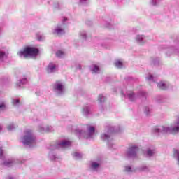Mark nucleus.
I'll return each mask as SVG.
<instances>
[{
    "label": "nucleus",
    "mask_w": 179,
    "mask_h": 179,
    "mask_svg": "<svg viewBox=\"0 0 179 179\" xmlns=\"http://www.w3.org/2000/svg\"><path fill=\"white\" fill-rule=\"evenodd\" d=\"M179 132V117L176 122L174 123L173 127H164L162 126L161 128H154L152 130V133L157 136L160 135H165V134H178Z\"/></svg>",
    "instance_id": "1"
},
{
    "label": "nucleus",
    "mask_w": 179,
    "mask_h": 179,
    "mask_svg": "<svg viewBox=\"0 0 179 179\" xmlns=\"http://www.w3.org/2000/svg\"><path fill=\"white\" fill-rule=\"evenodd\" d=\"M120 129L117 130L114 127H108V131L106 133H103L101 135V138L102 141L107 142V145L108 146L109 149H111L113 146H114V138H113V134H115V132H119Z\"/></svg>",
    "instance_id": "2"
},
{
    "label": "nucleus",
    "mask_w": 179,
    "mask_h": 179,
    "mask_svg": "<svg viewBox=\"0 0 179 179\" xmlns=\"http://www.w3.org/2000/svg\"><path fill=\"white\" fill-rule=\"evenodd\" d=\"M24 135L22 138L23 145L27 146V145H35L36 142V138L31 130H27L24 132Z\"/></svg>",
    "instance_id": "3"
},
{
    "label": "nucleus",
    "mask_w": 179,
    "mask_h": 179,
    "mask_svg": "<svg viewBox=\"0 0 179 179\" xmlns=\"http://www.w3.org/2000/svg\"><path fill=\"white\" fill-rule=\"evenodd\" d=\"M40 50L36 48L27 47L24 50L20 52L18 55L20 57H24V58H27V57H37L38 55Z\"/></svg>",
    "instance_id": "4"
},
{
    "label": "nucleus",
    "mask_w": 179,
    "mask_h": 179,
    "mask_svg": "<svg viewBox=\"0 0 179 179\" xmlns=\"http://www.w3.org/2000/svg\"><path fill=\"white\" fill-rule=\"evenodd\" d=\"M138 151L139 147L136 145H133L129 147L126 151V157H127L128 159H136V157H138Z\"/></svg>",
    "instance_id": "5"
},
{
    "label": "nucleus",
    "mask_w": 179,
    "mask_h": 179,
    "mask_svg": "<svg viewBox=\"0 0 179 179\" xmlns=\"http://www.w3.org/2000/svg\"><path fill=\"white\" fill-rule=\"evenodd\" d=\"M71 145V141H57L55 145H52L48 147L50 150H58L59 149H62L65 148V146H68Z\"/></svg>",
    "instance_id": "6"
},
{
    "label": "nucleus",
    "mask_w": 179,
    "mask_h": 179,
    "mask_svg": "<svg viewBox=\"0 0 179 179\" xmlns=\"http://www.w3.org/2000/svg\"><path fill=\"white\" fill-rule=\"evenodd\" d=\"M53 90L58 96H62L64 94V84L60 81H56L53 85Z\"/></svg>",
    "instance_id": "7"
},
{
    "label": "nucleus",
    "mask_w": 179,
    "mask_h": 179,
    "mask_svg": "<svg viewBox=\"0 0 179 179\" xmlns=\"http://www.w3.org/2000/svg\"><path fill=\"white\" fill-rule=\"evenodd\" d=\"M16 163H21V164H23L24 160L19 161L13 159H7L3 162V166H5V167H12V166H15Z\"/></svg>",
    "instance_id": "8"
},
{
    "label": "nucleus",
    "mask_w": 179,
    "mask_h": 179,
    "mask_svg": "<svg viewBox=\"0 0 179 179\" xmlns=\"http://www.w3.org/2000/svg\"><path fill=\"white\" fill-rule=\"evenodd\" d=\"M122 94L124 97H127L129 101H135L136 100V95L132 91L127 92L126 94L122 92Z\"/></svg>",
    "instance_id": "9"
},
{
    "label": "nucleus",
    "mask_w": 179,
    "mask_h": 179,
    "mask_svg": "<svg viewBox=\"0 0 179 179\" xmlns=\"http://www.w3.org/2000/svg\"><path fill=\"white\" fill-rule=\"evenodd\" d=\"M156 155V148L155 147H151L150 148H148L145 152V155L147 157H152Z\"/></svg>",
    "instance_id": "10"
},
{
    "label": "nucleus",
    "mask_w": 179,
    "mask_h": 179,
    "mask_svg": "<svg viewBox=\"0 0 179 179\" xmlns=\"http://www.w3.org/2000/svg\"><path fill=\"white\" fill-rule=\"evenodd\" d=\"M27 85V78H24L22 80H20L19 83L16 85V87L17 89H22L24 87V85Z\"/></svg>",
    "instance_id": "11"
},
{
    "label": "nucleus",
    "mask_w": 179,
    "mask_h": 179,
    "mask_svg": "<svg viewBox=\"0 0 179 179\" xmlns=\"http://www.w3.org/2000/svg\"><path fill=\"white\" fill-rule=\"evenodd\" d=\"M83 113L84 115H85V117L90 115V114H92V106H90V105L84 106L83 109Z\"/></svg>",
    "instance_id": "12"
},
{
    "label": "nucleus",
    "mask_w": 179,
    "mask_h": 179,
    "mask_svg": "<svg viewBox=\"0 0 179 179\" xmlns=\"http://www.w3.org/2000/svg\"><path fill=\"white\" fill-rule=\"evenodd\" d=\"M8 59V53L6 51H3L0 49V64L5 62Z\"/></svg>",
    "instance_id": "13"
},
{
    "label": "nucleus",
    "mask_w": 179,
    "mask_h": 179,
    "mask_svg": "<svg viewBox=\"0 0 179 179\" xmlns=\"http://www.w3.org/2000/svg\"><path fill=\"white\" fill-rule=\"evenodd\" d=\"M87 136L86 137L87 139H89V138H92L94 135V132H96V129L94 127L90 126L87 128Z\"/></svg>",
    "instance_id": "14"
},
{
    "label": "nucleus",
    "mask_w": 179,
    "mask_h": 179,
    "mask_svg": "<svg viewBox=\"0 0 179 179\" xmlns=\"http://www.w3.org/2000/svg\"><path fill=\"white\" fill-rule=\"evenodd\" d=\"M76 134L78 136V138H81V136H83V138H86V135H87V132L85 130H80L79 129H76Z\"/></svg>",
    "instance_id": "15"
},
{
    "label": "nucleus",
    "mask_w": 179,
    "mask_h": 179,
    "mask_svg": "<svg viewBox=\"0 0 179 179\" xmlns=\"http://www.w3.org/2000/svg\"><path fill=\"white\" fill-rule=\"evenodd\" d=\"M39 131L40 132H53L54 128L51 126H48L46 128L39 126Z\"/></svg>",
    "instance_id": "16"
},
{
    "label": "nucleus",
    "mask_w": 179,
    "mask_h": 179,
    "mask_svg": "<svg viewBox=\"0 0 179 179\" xmlns=\"http://www.w3.org/2000/svg\"><path fill=\"white\" fill-rule=\"evenodd\" d=\"M157 87L162 90H167L169 89V85L166 84L164 82L161 81L157 83Z\"/></svg>",
    "instance_id": "17"
},
{
    "label": "nucleus",
    "mask_w": 179,
    "mask_h": 179,
    "mask_svg": "<svg viewBox=\"0 0 179 179\" xmlns=\"http://www.w3.org/2000/svg\"><path fill=\"white\" fill-rule=\"evenodd\" d=\"M56 68H57V66H55V64H54L52 63H50L47 67V71H48V73H52V72L55 71Z\"/></svg>",
    "instance_id": "18"
},
{
    "label": "nucleus",
    "mask_w": 179,
    "mask_h": 179,
    "mask_svg": "<svg viewBox=\"0 0 179 179\" xmlns=\"http://www.w3.org/2000/svg\"><path fill=\"white\" fill-rule=\"evenodd\" d=\"M155 101L157 103H164L166 101V97L163 95H158L155 97Z\"/></svg>",
    "instance_id": "19"
},
{
    "label": "nucleus",
    "mask_w": 179,
    "mask_h": 179,
    "mask_svg": "<svg viewBox=\"0 0 179 179\" xmlns=\"http://www.w3.org/2000/svg\"><path fill=\"white\" fill-rule=\"evenodd\" d=\"M136 169L138 170V171H141V172L149 171V166L145 164H142L138 167H137Z\"/></svg>",
    "instance_id": "20"
},
{
    "label": "nucleus",
    "mask_w": 179,
    "mask_h": 179,
    "mask_svg": "<svg viewBox=\"0 0 179 179\" xmlns=\"http://www.w3.org/2000/svg\"><path fill=\"white\" fill-rule=\"evenodd\" d=\"M54 34H65V31L64 30V29H61L59 28V27H57L54 32Z\"/></svg>",
    "instance_id": "21"
},
{
    "label": "nucleus",
    "mask_w": 179,
    "mask_h": 179,
    "mask_svg": "<svg viewBox=\"0 0 179 179\" xmlns=\"http://www.w3.org/2000/svg\"><path fill=\"white\" fill-rule=\"evenodd\" d=\"M159 64H160V60L159 58H152L151 64L153 65L154 66H159Z\"/></svg>",
    "instance_id": "22"
},
{
    "label": "nucleus",
    "mask_w": 179,
    "mask_h": 179,
    "mask_svg": "<svg viewBox=\"0 0 179 179\" xmlns=\"http://www.w3.org/2000/svg\"><path fill=\"white\" fill-rule=\"evenodd\" d=\"M99 167H100V164L97 162H92L91 164V169H92L94 171H97Z\"/></svg>",
    "instance_id": "23"
},
{
    "label": "nucleus",
    "mask_w": 179,
    "mask_h": 179,
    "mask_svg": "<svg viewBox=\"0 0 179 179\" xmlns=\"http://www.w3.org/2000/svg\"><path fill=\"white\" fill-rule=\"evenodd\" d=\"M106 100H107V98H106V96H104L103 94H99V97H98V101L100 103V104H103Z\"/></svg>",
    "instance_id": "24"
},
{
    "label": "nucleus",
    "mask_w": 179,
    "mask_h": 179,
    "mask_svg": "<svg viewBox=\"0 0 179 179\" xmlns=\"http://www.w3.org/2000/svg\"><path fill=\"white\" fill-rule=\"evenodd\" d=\"M143 36L141 35H137L136 40L138 44H143V40H144Z\"/></svg>",
    "instance_id": "25"
},
{
    "label": "nucleus",
    "mask_w": 179,
    "mask_h": 179,
    "mask_svg": "<svg viewBox=\"0 0 179 179\" xmlns=\"http://www.w3.org/2000/svg\"><path fill=\"white\" fill-rule=\"evenodd\" d=\"M137 96L138 97H142L143 99H146V96H148V94L145 92V91H140L138 92Z\"/></svg>",
    "instance_id": "26"
},
{
    "label": "nucleus",
    "mask_w": 179,
    "mask_h": 179,
    "mask_svg": "<svg viewBox=\"0 0 179 179\" xmlns=\"http://www.w3.org/2000/svg\"><path fill=\"white\" fill-rule=\"evenodd\" d=\"M115 65L117 68L121 69L122 66H124V64H122V62L117 60L115 62Z\"/></svg>",
    "instance_id": "27"
},
{
    "label": "nucleus",
    "mask_w": 179,
    "mask_h": 179,
    "mask_svg": "<svg viewBox=\"0 0 179 179\" xmlns=\"http://www.w3.org/2000/svg\"><path fill=\"white\" fill-rule=\"evenodd\" d=\"M92 72H94V73H97L99 71H100V69L99 68V66L94 65L92 67H91Z\"/></svg>",
    "instance_id": "28"
},
{
    "label": "nucleus",
    "mask_w": 179,
    "mask_h": 179,
    "mask_svg": "<svg viewBox=\"0 0 179 179\" xmlns=\"http://www.w3.org/2000/svg\"><path fill=\"white\" fill-rule=\"evenodd\" d=\"M161 1L162 0H151L150 3L152 6H157Z\"/></svg>",
    "instance_id": "29"
},
{
    "label": "nucleus",
    "mask_w": 179,
    "mask_h": 179,
    "mask_svg": "<svg viewBox=\"0 0 179 179\" xmlns=\"http://www.w3.org/2000/svg\"><path fill=\"white\" fill-rule=\"evenodd\" d=\"M64 55V52L61 50H58L57 52H56V57H57L58 58H62Z\"/></svg>",
    "instance_id": "30"
},
{
    "label": "nucleus",
    "mask_w": 179,
    "mask_h": 179,
    "mask_svg": "<svg viewBox=\"0 0 179 179\" xmlns=\"http://www.w3.org/2000/svg\"><path fill=\"white\" fill-rule=\"evenodd\" d=\"M80 36L82 37V38H83V40H86V38H87V35L85 31L80 32Z\"/></svg>",
    "instance_id": "31"
},
{
    "label": "nucleus",
    "mask_w": 179,
    "mask_h": 179,
    "mask_svg": "<svg viewBox=\"0 0 179 179\" xmlns=\"http://www.w3.org/2000/svg\"><path fill=\"white\" fill-rule=\"evenodd\" d=\"M124 170L127 173H132V171H134V170H132V167L130 166H125Z\"/></svg>",
    "instance_id": "32"
},
{
    "label": "nucleus",
    "mask_w": 179,
    "mask_h": 179,
    "mask_svg": "<svg viewBox=\"0 0 179 179\" xmlns=\"http://www.w3.org/2000/svg\"><path fill=\"white\" fill-rule=\"evenodd\" d=\"M49 159L52 161L55 160L57 159V157L55 156V155L52 154V153H49Z\"/></svg>",
    "instance_id": "33"
},
{
    "label": "nucleus",
    "mask_w": 179,
    "mask_h": 179,
    "mask_svg": "<svg viewBox=\"0 0 179 179\" xmlns=\"http://www.w3.org/2000/svg\"><path fill=\"white\" fill-rule=\"evenodd\" d=\"M74 157H76V159H82V154L79 153V152H75L73 154Z\"/></svg>",
    "instance_id": "34"
},
{
    "label": "nucleus",
    "mask_w": 179,
    "mask_h": 179,
    "mask_svg": "<svg viewBox=\"0 0 179 179\" xmlns=\"http://www.w3.org/2000/svg\"><path fill=\"white\" fill-rule=\"evenodd\" d=\"M144 113L146 114V115H150V109H149V107L146 106L144 109Z\"/></svg>",
    "instance_id": "35"
},
{
    "label": "nucleus",
    "mask_w": 179,
    "mask_h": 179,
    "mask_svg": "<svg viewBox=\"0 0 179 179\" xmlns=\"http://www.w3.org/2000/svg\"><path fill=\"white\" fill-rule=\"evenodd\" d=\"M8 131H13L15 129V125L13 124H10L7 127Z\"/></svg>",
    "instance_id": "36"
},
{
    "label": "nucleus",
    "mask_w": 179,
    "mask_h": 179,
    "mask_svg": "<svg viewBox=\"0 0 179 179\" xmlns=\"http://www.w3.org/2000/svg\"><path fill=\"white\" fill-rule=\"evenodd\" d=\"M6 108L5 103H0V111H3Z\"/></svg>",
    "instance_id": "37"
},
{
    "label": "nucleus",
    "mask_w": 179,
    "mask_h": 179,
    "mask_svg": "<svg viewBox=\"0 0 179 179\" xmlns=\"http://www.w3.org/2000/svg\"><path fill=\"white\" fill-rule=\"evenodd\" d=\"M79 3L81 5H87V0H80Z\"/></svg>",
    "instance_id": "38"
},
{
    "label": "nucleus",
    "mask_w": 179,
    "mask_h": 179,
    "mask_svg": "<svg viewBox=\"0 0 179 179\" xmlns=\"http://www.w3.org/2000/svg\"><path fill=\"white\" fill-rule=\"evenodd\" d=\"M105 27H107L108 29H113V26L109 22H106Z\"/></svg>",
    "instance_id": "39"
},
{
    "label": "nucleus",
    "mask_w": 179,
    "mask_h": 179,
    "mask_svg": "<svg viewBox=\"0 0 179 179\" xmlns=\"http://www.w3.org/2000/svg\"><path fill=\"white\" fill-rule=\"evenodd\" d=\"M13 103L14 106H17V104H19V103H20V101L19 99H13Z\"/></svg>",
    "instance_id": "40"
},
{
    "label": "nucleus",
    "mask_w": 179,
    "mask_h": 179,
    "mask_svg": "<svg viewBox=\"0 0 179 179\" xmlns=\"http://www.w3.org/2000/svg\"><path fill=\"white\" fill-rule=\"evenodd\" d=\"M36 38L38 41H42V36L39 34H36Z\"/></svg>",
    "instance_id": "41"
},
{
    "label": "nucleus",
    "mask_w": 179,
    "mask_h": 179,
    "mask_svg": "<svg viewBox=\"0 0 179 179\" xmlns=\"http://www.w3.org/2000/svg\"><path fill=\"white\" fill-rule=\"evenodd\" d=\"M146 80H152V82H154L153 76L152 75H150L148 77H146Z\"/></svg>",
    "instance_id": "42"
},
{
    "label": "nucleus",
    "mask_w": 179,
    "mask_h": 179,
    "mask_svg": "<svg viewBox=\"0 0 179 179\" xmlns=\"http://www.w3.org/2000/svg\"><path fill=\"white\" fill-rule=\"evenodd\" d=\"M2 157H3V150L0 147V159H2Z\"/></svg>",
    "instance_id": "43"
},
{
    "label": "nucleus",
    "mask_w": 179,
    "mask_h": 179,
    "mask_svg": "<svg viewBox=\"0 0 179 179\" xmlns=\"http://www.w3.org/2000/svg\"><path fill=\"white\" fill-rule=\"evenodd\" d=\"M54 8H55L56 9H59V3L58 2L55 3Z\"/></svg>",
    "instance_id": "44"
},
{
    "label": "nucleus",
    "mask_w": 179,
    "mask_h": 179,
    "mask_svg": "<svg viewBox=\"0 0 179 179\" xmlns=\"http://www.w3.org/2000/svg\"><path fill=\"white\" fill-rule=\"evenodd\" d=\"M66 20H68V19L65 17H63V19H62V23L63 24H66L65 22H66Z\"/></svg>",
    "instance_id": "45"
},
{
    "label": "nucleus",
    "mask_w": 179,
    "mask_h": 179,
    "mask_svg": "<svg viewBox=\"0 0 179 179\" xmlns=\"http://www.w3.org/2000/svg\"><path fill=\"white\" fill-rule=\"evenodd\" d=\"M76 69H82V66H80V64H78L77 66H76Z\"/></svg>",
    "instance_id": "46"
},
{
    "label": "nucleus",
    "mask_w": 179,
    "mask_h": 179,
    "mask_svg": "<svg viewBox=\"0 0 179 179\" xmlns=\"http://www.w3.org/2000/svg\"><path fill=\"white\" fill-rule=\"evenodd\" d=\"M126 79V81L128 82V80H132V78L131 77H127L125 78Z\"/></svg>",
    "instance_id": "47"
},
{
    "label": "nucleus",
    "mask_w": 179,
    "mask_h": 179,
    "mask_svg": "<svg viewBox=\"0 0 179 179\" xmlns=\"http://www.w3.org/2000/svg\"><path fill=\"white\" fill-rule=\"evenodd\" d=\"M86 24H92V22L91 21H87L86 22Z\"/></svg>",
    "instance_id": "48"
},
{
    "label": "nucleus",
    "mask_w": 179,
    "mask_h": 179,
    "mask_svg": "<svg viewBox=\"0 0 179 179\" xmlns=\"http://www.w3.org/2000/svg\"><path fill=\"white\" fill-rule=\"evenodd\" d=\"M2 131V126L0 125V132Z\"/></svg>",
    "instance_id": "49"
},
{
    "label": "nucleus",
    "mask_w": 179,
    "mask_h": 179,
    "mask_svg": "<svg viewBox=\"0 0 179 179\" xmlns=\"http://www.w3.org/2000/svg\"><path fill=\"white\" fill-rule=\"evenodd\" d=\"M101 111H103V106H101Z\"/></svg>",
    "instance_id": "50"
},
{
    "label": "nucleus",
    "mask_w": 179,
    "mask_h": 179,
    "mask_svg": "<svg viewBox=\"0 0 179 179\" xmlns=\"http://www.w3.org/2000/svg\"><path fill=\"white\" fill-rule=\"evenodd\" d=\"M8 179H13V178H12V177H8Z\"/></svg>",
    "instance_id": "51"
},
{
    "label": "nucleus",
    "mask_w": 179,
    "mask_h": 179,
    "mask_svg": "<svg viewBox=\"0 0 179 179\" xmlns=\"http://www.w3.org/2000/svg\"><path fill=\"white\" fill-rule=\"evenodd\" d=\"M36 94H37V96H38V94L37 91L36 92Z\"/></svg>",
    "instance_id": "52"
}]
</instances>
